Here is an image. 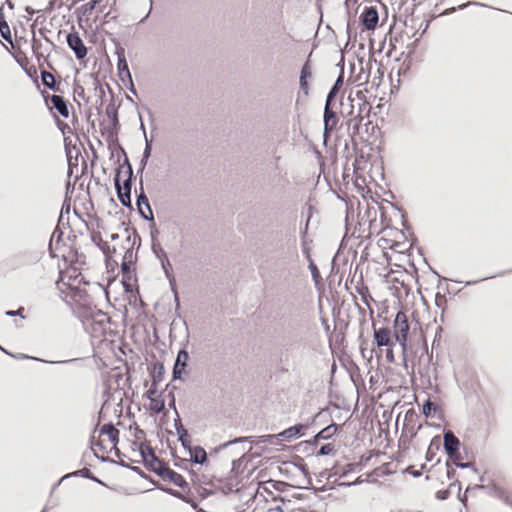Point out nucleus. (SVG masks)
Returning <instances> with one entry per match:
<instances>
[{"mask_svg": "<svg viewBox=\"0 0 512 512\" xmlns=\"http://www.w3.org/2000/svg\"><path fill=\"white\" fill-rule=\"evenodd\" d=\"M410 330V326L407 320V316L404 312L399 311L396 314L394 325H393V336L396 340V342L399 343V345L402 348L403 353L407 350V340H408V333Z\"/></svg>", "mask_w": 512, "mask_h": 512, "instance_id": "nucleus-1", "label": "nucleus"}, {"mask_svg": "<svg viewBox=\"0 0 512 512\" xmlns=\"http://www.w3.org/2000/svg\"><path fill=\"white\" fill-rule=\"evenodd\" d=\"M120 171L115 176V188L117 190L118 198L123 206L129 207L131 204L130 192H131V175L132 169L131 166L128 165V178L124 181L123 185L120 184L119 180Z\"/></svg>", "mask_w": 512, "mask_h": 512, "instance_id": "nucleus-2", "label": "nucleus"}, {"mask_svg": "<svg viewBox=\"0 0 512 512\" xmlns=\"http://www.w3.org/2000/svg\"><path fill=\"white\" fill-rule=\"evenodd\" d=\"M67 44L75 53L77 59H83L87 55V48L78 33H69L67 35Z\"/></svg>", "mask_w": 512, "mask_h": 512, "instance_id": "nucleus-3", "label": "nucleus"}, {"mask_svg": "<svg viewBox=\"0 0 512 512\" xmlns=\"http://www.w3.org/2000/svg\"><path fill=\"white\" fill-rule=\"evenodd\" d=\"M360 19L367 30H373L377 26L379 16L375 7H366L362 12Z\"/></svg>", "mask_w": 512, "mask_h": 512, "instance_id": "nucleus-4", "label": "nucleus"}, {"mask_svg": "<svg viewBox=\"0 0 512 512\" xmlns=\"http://www.w3.org/2000/svg\"><path fill=\"white\" fill-rule=\"evenodd\" d=\"M373 338L378 347H389L394 345L391 338V331L387 327L379 329L374 328Z\"/></svg>", "mask_w": 512, "mask_h": 512, "instance_id": "nucleus-5", "label": "nucleus"}, {"mask_svg": "<svg viewBox=\"0 0 512 512\" xmlns=\"http://www.w3.org/2000/svg\"><path fill=\"white\" fill-rule=\"evenodd\" d=\"M189 360V354L186 350L182 349L178 352L174 368H173V378L175 380L181 379L182 375L185 373V369L187 366V362Z\"/></svg>", "mask_w": 512, "mask_h": 512, "instance_id": "nucleus-6", "label": "nucleus"}, {"mask_svg": "<svg viewBox=\"0 0 512 512\" xmlns=\"http://www.w3.org/2000/svg\"><path fill=\"white\" fill-rule=\"evenodd\" d=\"M338 123V117L331 108V103H325L324 108V135L331 133Z\"/></svg>", "mask_w": 512, "mask_h": 512, "instance_id": "nucleus-7", "label": "nucleus"}, {"mask_svg": "<svg viewBox=\"0 0 512 512\" xmlns=\"http://www.w3.org/2000/svg\"><path fill=\"white\" fill-rule=\"evenodd\" d=\"M137 207L141 216L146 220H153V212L147 196L143 192L141 187V193L137 198Z\"/></svg>", "mask_w": 512, "mask_h": 512, "instance_id": "nucleus-8", "label": "nucleus"}, {"mask_svg": "<svg viewBox=\"0 0 512 512\" xmlns=\"http://www.w3.org/2000/svg\"><path fill=\"white\" fill-rule=\"evenodd\" d=\"M119 430L116 429L112 424H104L100 429V436L104 437L102 441H107L116 447L118 443Z\"/></svg>", "mask_w": 512, "mask_h": 512, "instance_id": "nucleus-9", "label": "nucleus"}, {"mask_svg": "<svg viewBox=\"0 0 512 512\" xmlns=\"http://www.w3.org/2000/svg\"><path fill=\"white\" fill-rule=\"evenodd\" d=\"M459 444V439L451 431L444 434V448L449 456L456 454Z\"/></svg>", "mask_w": 512, "mask_h": 512, "instance_id": "nucleus-10", "label": "nucleus"}, {"mask_svg": "<svg viewBox=\"0 0 512 512\" xmlns=\"http://www.w3.org/2000/svg\"><path fill=\"white\" fill-rule=\"evenodd\" d=\"M50 103L52 108H54L61 116L67 118L69 116V109L66 101L60 95H52L50 97Z\"/></svg>", "mask_w": 512, "mask_h": 512, "instance_id": "nucleus-11", "label": "nucleus"}, {"mask_svg": "<svg viewBox=\"0 0 512 512\" xmlns=\"http://www.w3.org/2000/svg\"><path fill=\"white\" fill-rule=\"evenodd\" d=\"M312 76L311 68L307 63H305L301 69V75H300V88L304 91L305 94H308V81L307 79Z\"/></svg>", "mask_w": 512, "mask_h": 512, "instance_id": "nucleus-12", "label": "nucleus"}, {"mask_svg": "<svg viewBox=\"0 0 512 512\" xmlns=\"http://www.w3.org/2000/svg\"><path fill=\"white\" fill-rule=\"evenodd\" d=\"M191 459L197 464H203L207 459L206 451L199 446L194 447L190 451Z\"/></svg>", "mask_w": 512, "mask_h": 512, "instance_id": "nucleus-13", "label": "nucleus"}, {"mask_svg": "<svg viewBox=\"0 0 512 512\" xmlns=\"http://www.w3.org/2000/svg\"><path fill=\"white\" fill-rule=\"evenodd\" d=\"M303 428H304V426L301 424L292 426V427H289L288 429H285L281 433H279V436L282 437L283 439L290 440V439L296 437Z\"/></svg>", "mask_w": 512, "mask_h": 512, "instance_id": "nucleus-14", "label": "nucleus"}, {"mask_svg": "<svg viewBox=\"0 0 512 512\" xmlns=\"http://www.w3.org/2000/svg\"><path fill=\"white\" fill-rule=\"evenodd\" d=\"M337 431V425L335 424H331L327 427H325L324 429H322L316 436H315V440L318 441V440H326L328 438H330L331 436H333Z\"/></svg>", "mask_w": 512, "mask_h": 512, "instance_id": "nucleus-15", "label": "nucleus"}, {"mask_svg": "<svg viewBox=\"0 0 512 512\" xmlns=\"http://www.w3.org/2000/svg\"><path fill=\"white\" fill-rule=\"evenodd\" d=\"M41 79H42L43 85L46 86L47 88L55 90V91L58 90V88H56V82H55L54 76L50 72L42 71Z\"/></svg>", "mask_w": 512, "mask_h": 512, "instance_id": "nucleus-16", "label": "nucleus"}, {"mask_svg": "<svg viewBox=\"0 0 512 512\" xmlns=\"http://www.w3.org/2000/svg\"><path fill=\"white\" fill-rule=\"evenodd\" d=\"M342 84H343V75L341 74L337 78L333 87L330 89V91L327 95V98H326V103H331L333 101V99L336 97L337 93L339 92Z\"/></svg>", "mask_w": 512, "mask_h": 512, "instance_id": "nucleus-17", "label": "nucleus"}, {"mask_svg": "<svg viewBox=\"0 0 512 512\" xmlns=\"http://www.w3.org/2000/svg\"><path fill=\"white\" fill-rule=\"evenodd\" d=\"M141 128L143 129V131H145V127H144V124L141 123ZM144 136H145V141H146V145H145V149H144V152H143V157H142V160H141V168L144 169V167L146 166L147 164V161L151 155V141H149L147 139V136H146V132H144Z\"/></svg>", "mask_w": 512, "mask_h": 512, "instance_id": "nucleus-18", "label": "nucleus"}, {"mask_svg": "<svg viewBox=\"0 0 512 512\" xmlns=\"http://www.w3.org/2000/svg\"><path fill=\"white\" fill-rule=\"evenodd\" d=\"M149 455V458L143 461L144 464L150 467L153 471H158L162 465L161 461L156 457L155 453Z\"/></svg>", "mask_w": 512, "mask_h": 512, "instance_id": "nucleus-19", "label": "nucleus"}, {"mask_svg": "<svg viewBox=\"0 0 512 512\" xmlns=\"http://www.w3.org/2000/svg\"><path fill=\"white\" fill-rule=\"evenodd\" d=\"M349 81H352L353 83H359V85L366 83L368 81V75L365 74L362 64H360L359 74L355 77H351Z\"/></svg>", "mask_w": 512, "mask_h": 512, "instance_id": "nucleus-20", "label": "nucleus"}, {"mask_svg": "<svg viewBox=\"0 0 512 512\" xmlns=\"http://www.w3.org/2000/svg\"><path fill=\"white\" fill-rule=\"evenodd\" d=\"M150 409L156 413H160L164 409V401L157 398H151Z\"/></svg>", "mask_w": 512, "mask_h": 512, "instance_id": "nucleus-21", "label": "nucleus"}, {"mask_svg": "<svg viewBox=\"0 0 512 512\" xmlns=\"http://www.w3.org/2000/svg\"><path fill=\"white\" fill-rule=\"evenodd\" d=\"M98 3V0H90L82 5L81 9L83 11V14L85 15H91L93 10L95 9L96 5Z\"/></svg>", "mask_w": 512, "mask_h": 512, "instance_id": "nucleus-22", "label": "nucleus"}, {"mask_svg": "<svg viewBox=\"0 0 512 512\" xmlns=\"http://www.w3.org/2000/svg\"><path fill=\"white\" fill-rule=\"evenodd\" d=\"M139 453H140V456L142 458V460L144 461L145 459L149 458V454H154L152 448L150 446H148L147 444L145 443H141L140 446H139Z\"/></svg>", "mask_w": 512, "mask_h": 512, "instance_id": "nucleus-23", "label": "nucleus"}, {"mask_svg": "<svg viewBox=\"0 0 512 512\" xmlns=\"http://www.w3.org/2000/svg\"><path fill=\"white\" fill-rule=\"evenodd\" d=\"M0 34L3 38L10 39L11 33L9 25L3 19L0 20Z\"/></svg>", "mask_w": 512, "mask_h": 512, "instance_id": "nucleus-24", "label": "nucleus"}, {"mask_svg": "<svg viewBox=\"0 0 512 512\" xmlns=\"http://www.w3.org/2000/svg\"><path fill=\"white\" fill-rule=\"evenodd\" d=\"M248 438L247 437H240V438H236L234 439L233 441H228L222 445L219 446V449H225V448H228L230 446H234V445H239V444H243L245 442H247Z\"/></svg>", "mask_w": 512, "mask_h": 512, "instance_id": "nucleus-25", "label": "nucleus"}, {"mask_svg": "<svg viewBox=\"0 0 512 512\" xmlns=\"http://www.w3.org/2000/svg\"><path fill=\"white\" fill-rule=\"evenodd\" d=\"M335 451L334 445L331 443L323 445L318 451V456L330 455Z\"/></svg>", "mask_w": 512, "mask_h": 512, "instance_id": "nucleus-26", "label": "nucleus"}, {"mask_svg": "<svg viewBox=\"0 0 512 512\" xmlns=\"http://www.w3.org/2000/svg\"><path fill=\"white\" fill-rule=\"evenodd\" d=\"M178 436L179 440L181 441L184 447H186L190 443L189 435L186 429H178Z\"/></svg>", "mask_w": 512, "mask_h": 512, "instance_id": "nucleus-27", "label": "nucleus"}, {"mask_svg": "<svg viewBox=\"0 0 512 512\" xmlns=\"http://www.w3.org/2000/svg\"><path fill=\"white\" fill-rule=\"evenodd\" d=\"M169 473H170V479L175 485H177L179 487H182L184 485L185 481L180 474H178L174 471H169Z\"/></svg>", "mask_w": 512, "mask_h": 512, "instance_id": "nucleus-28", "label": "nucleus"}, {"mask_svg": "<svg viewBox=\"0 0 512 512\" xmlns=\"http://www.w3.org/2000/svg\"><path fill=\"white\" fill-rule=\"evenodd\" d=\"M435 409V404L430 400H427L426 403L423 405V414L429 417L431 416L432 412L435 411Z\"/></svg>", "mask_w": 512, "mask_h": 512, "instance_id": "nucleus-29", "label": "nucleus"}, {"mask_svg": "<svg viewBox=\"0 0 512 512\" xmlns=\"http://www.w3.org/2000/svg\"><path fill=\"white\" fill-rule=\"evenodd\" d=\"M132 256H133V252L130 249H128L124 255V261L122 262V265H121L123 271H126L129 269V263L131 262Z\"/></svg>", "mask_w": 512, "mask_h": 512, "instance_id": "nucleus-30", "label": "nucleus"}, {"mask_svg": "<svg viewBox=\"0 0 512 512\" xmlns=\"http://www.w3.org/2000/svg\"><path fill=\"white\" fill-rule=\"evenodd\" d=\"M164 367L162 364L159 365L158 371L153 374V386H156L158 382L162 381Z\"/></svg>", "mask_w": 512, "mask_h": 512, "instance_id": "nucleus-31", "label": "nucleus"}, {"mask_svg": "<svg viewBox=\"0 0 512 512\" xmlns=\"http://www.w3.org/2000/svg\"><path fill=\"white\" fill-rule=\"evenodd\" d=\"M118 68L120 71H126V73L130 76V72H129V69H128V64H127V61L124 57H119V61H118Z\"/></svg>", "mask_w": 512, "mask_h": 512, "instance_id": "nucleus-32", "label": "nucleus"}, {"mask_svg": "<svg viewBox=\"0 0 512 512\" xmlns=\"http://www.w3.org/2000/svg\"><path fill=\"white\" fill-rule=\"evenodd\" d=\"M393 346L386 347V360L389 363L394 362V353H393Z\"/></svg>", "mask_w": 512, "mask_h": 512, "instance_id": "nucleus-33", "label": "nucleus"}, {"mask_svg": "<svg viewBox=\"0 0 512 512\" xmlns=\"http://www.w3.org/2000/svg\"><path fill=\"white\" fill-rule=\"evenodd\" d=\"M309 269L311 270V273L314 278H316L319 275L318 268L312 261L309 264Z\"/></svg>", "mask_w": 512, "mask_h": 512, "instance_id": "nucleus-34", "label": "nucleus"}, {"mask_svg": "<svg viewBox=\"0 0 512 512\" xmlns=\"http://www.w3.org/2000/svg\"><path fill=\"white\" fill-rule=\"evenodd\" d=\"M157 392V388L156 386H153V384L151 385V387L149 388V390L147 391V395H148V398L151 400V398H155L154 395L156 394Z\"/></svg>", "mask_w": 512, "mask_h": 512, "instance_id": "nucleus-35", "label": "nucleus"}, {"mask_svg": "<svg viewBox=\"0 0 512 512\" xmlns=\"http://www.w3.org/2000/svg\"><path fill=\"white\" fill-rule=\"evenodd\" d=\"M251 449V447H245L243 446L241 449L238 450L237 454L239 455H244L247 451H249Z\"/></svg>", "mask_w": 512, "mask_h": 512, "instance_id": "nucleus-36", "label": "nucleus"}, {"mask_svg": "<svg viewBox=\"0 0 512 512\" xmlns=\"http://www.w3.org/2000/svg\"><path fill=\"white\" fill-rule=\"evenodd\" d=\"M360 293H361V296L363 297V299H364L365 303H366V304H368V303H367V300H366V296H365V294H366V293H368L367 288H365V291H363V290H362Z\"/></svg>", "mask_w": 512, "mask_h": 512, "instance_id": "nucleus-37", "label": "nucleus"}, {"mask_svg": "<svg viewBox=\"0 0 512 512\" xmlns=\"http://www.w3.org/2000/svg\"><path fill=\"white\" fill-rule=\"evenodd\" d=\"M240 462V458L238 460H233L232 463H233V470L236 469V465Z\"/></svg>", "mask_w": 512, "mask_h": 512, "instance_id": "nucleus-38", "label": "nucleus"}, {"mask_svg": "<svg viewBox=\"0 0 512 512\" xmlns=\"http://www.w3.org/2000/svg\"><path fill=\"white\" fill-rule=\"evenodd\" d=\"M17 313H18V312H15V311H7V312H6V315H8V316H14V315H16Z\"/></svg>", "mask_w": 512, "mask_h": 512, "instance_id": "nucleus-39", "label": "nucleus"}, {"mask_svg": "<svg viewBox=\"0 0 512 512\" xmlns=\"http://www.w3.org/2000/svg\"><path fill=\"white\" fill-rule=\"evenodd\" d=\"M457 465L461 468H467V467H469L470 464L469 463H465V464L461 463V464H457Z\"/></svg>", "mask_w": 512, "mask_h": 512, "instance_id": "nucleus-40", "label": "nucleus"}, {"mask_svg": "<svg viewBox=\"0 0 512 512\" xmlns=\"http://www.w3.org/2000/svg\"><path fill=\"white\" fill-rule=\"evenodd\" d=\"M469 5H471V2H468L466 4L460 5V8H465L466 6H469Z\"/></svg>", "mask_w": 512, "mask_h": 512, "instance_id": "nucleus-41", "label": "nucleus"}, {"mask_svg": "<svg viewBox=\"0 0 512 512\" xmlns=\"http://www.w3.org/2000/svg\"><path fill=\"white\" fill-rule=\"evenodd\" d=\"M469 5H471V2H468L466 4L460 5V8H465L466 6H469Z\"/></svg>", "mask_w": 512, "mask_h": 512, "instance_id": "nucleus-42", "label": "nucleus"}, {"mask_svg": "<svg viewBox=\"0 0 512 512\" xmlns=\"http://www.w3.org/2000/svg\"><path fill=\"white\" fill-rule=\"evenodd\" d=\"M469 5H471V2H468L466 4L460 5V8H465L466 6H469Z\"/></svg>", "mask_w": 512, "mask_h": 512, "instance_id": "nucleus-43", "label": "nucleus"}, {"mask_svg": "<svg viewBox=\"0 0 512 512\" xmlns=\"http://www.w3.org/2000/svg\"><path fill=\"white\" fill-rule=\"evenodd\" d=\"M469 5H471V2H468L466 4L460 5V8H465L466 6H469Z\"/></svg>", "mask_w": 512, "mask_h": 512, "instance_id": "nucleus-44", "label": "nucleus"}, {"mask_svg": "<svg viewBox=\"0 0 512 512\" xmlns=\"http://www.w3.org/2000/svg\"><path fill=\"white\" fill-rule=\"evenodd\" d=\"M469 5H471V2H468L466 4L460 5V8H465L466 6H469Z\"/></svg>", "mask_w": 512, "mask_h": 512, "instance_id": "nucleus-45", "label": "nucleus"}, {"mask_svg": "<svg viewBox=\"0 0 512 512\" xmlns=\"http://www.w3.org/2000/svg\"><path fill=\"white\" fill-rule=\"evenodd\" d=\"M439 498H441V499H445L444 494H441V496H439Z\"/></svg>", "mask_w": 512, "mask_h": 512, "instance_id": "nucleus-46", "label": "nucleus"}, {"mask_svg": "<svg viewBox=\"0 0 512 512\" xmlns=\"http://www.w3.org/2000/svg\"><path fill=\"white\" fill-rule=\"evenodd\" d=\"M439 498H441V499H445L444 494H441V496H439Z\"/></svg>", "mask_w": 512, "mask_h": 512, "instance_id": "nucleus-47", "label": "nucleus"}, {"mask_svg": "<svg viewBox=\"0 0 512 512\" xmlns=\"http://www.w3.org/2000/svg\"><path fill=\"white\" fill-rule=\"evenodd\" d=\"M0 349H1V351H4L5 353H7V351H6V350H4V348L0 347Z\"/></svg>", "mask_w": 512, "mask_h": 512, "instance_id": "nucleus-48", "label": "nucleus"}]
</instances>
